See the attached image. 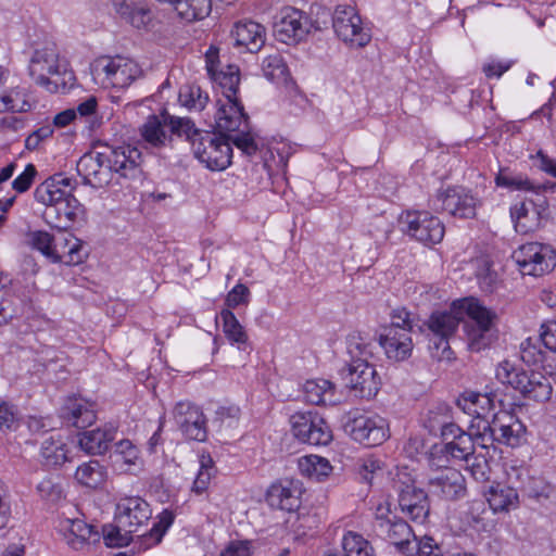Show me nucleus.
<instances>
[{"label":"nucleus","mask_w":556,"mask_h":556,"mask_svg":"<svg viewBox=\"0 0 556 556\" xmlns=\"http://www.w3.org/2000/svg\"><path fill=\"white\" fill-rule=\"evenodd\" d=\"M457 406L471 416L470 431H463L457 425L445 426L442 440L445 452H475L477 448H490L492 446V433L488 430L492 427L495 410L494 395L491 393H478L465 391L457 399Z\"/></svg>","instance_id":"1"},{"label":"nucleus","mask_w":556,"mask_h":556,"mask_svg":"<svg viewBox=\"0 0 556 556\" xmlns=\"http://www.w3.org/2000/svg\"><path fill=\"white\" fill-rule=\"evenodd\" d=\"M172 132L191 142L194 156L211 170H224L231 164L232 150L228 139L201 132L189 118L170 119Z\"/></svg>","instance_id":"2"},{"label":"nucleus","mask_w":556,"mask_h":556,"mask_svg":"<svg viewBox=\"0 0 556 556\" xmlns=\"http://www.w3.org/2000/svg\"><path fill=\"white\" fill-rule=\"evenodd\" d=\"M34 81L49 92H60L75 85V75L64 60H60L53 43L35 49L28 64Z\"/></svg>","instance_id":"3"},{"label":"nucleus","mask_w":556,"mask_h":556,"mask_svg":"<svg viewBox=\"0 0 556 556\" xmlns=\"http://www.w3.org/2000/svg\"><path fill=\"white\" fill-rule=\"evenodd\" d=\"M496 380L518 391L523 397L535 402H546L552 397L551 378L540 371L527 372L518 361L504 359L495 367Z\"/></svg>","instance_id":"4"},{"label":"nucleus","mask_w":556,"mask_h":556,"mask_svg":"<svg viewBox=\"0 0 556 556\" xmlns=\"http://www.w3.org/2000/svg\"><path fill=\"white\" fill-rule=\"evenodd\" d=\"M453 309L459 314L460 321L468 319L464 325V331L469 349L479 352L486 348L497 319L496 313L473 296L455 300Z\"/></svg>","instance_id":"5"},{"label":"nucleus","mask_w":556,"mask_h":556,"mask_svg":"<svg viewBox=\"0 0 556 556\" xmlns=\"http://www.w3.org/2000/svg\"><path fill=\"white\" fill-rule=\"evenodd\" d=\"M91 75L93 81L104 89H125L143 76V70L131 58L104 55L93 61Z\"/></svg>","instance_id":"6"},{"label":"nucleus","mask_w":556,"mask_h":556,"mask_svg":"<svg viewBox=\"0 0 556 556\" xmlns=\"http://www.w3.org/2000/svg\"><path fill=\"white\" fill-rule=\"evenodd\" d=\"M292 435L312 446H327L333 439L326 420L314 410H296L289 417Z\"/></svg>","instance_id":"7"},{"label":"nucleus","mask_w":556,"mask_h":556,"mask_svg":"<svg viewBox=\"0 0 556 556\" xmlns=\"http://www.w3.org/2000/svg\"><path fill=\"white\" fill-rule=\"evenodd\" d=\"M332 26L338 38L351 48H363L371 40L370 28L354 7L338 5L333 13Z\"/></svg>","instance_id":"8"},{"label":"nucleus","mask_w":556,"mask_h":556,"mask_svg":"<svg viewBox=\"0 0 556 556\" xmlns=\"http://www.w3.org/2000/svg\"><path fill=\"white\" fill-rule=\"evenodd\" d=\"M374 527L378 535L390 541L400 552H410L412 538L415 540L412 528L393 515L389 503H381L377 506Z\"/></svg>","instance_id":"9"},{"label":"nucleus","mask_w":556,"mask_h":556,"mask_svg":"<svg viewBox=\"0 0 556 556\" xmlns=\"http://www.w3.org/2000/svg\"><path fill=\"white\" fill-rule=\"evenodd\" d=\"M400 226L403 232L425 244H435L444 237L442 222L424 211H408L401 215Z\"/></svg>","instance_id":"10"},{"label":"nucleus","mask_w":556,"mask_h":556,"mask_svg":"<svg viewBox=\"0 0 556 556\" xmlns=\"http://www.w3.org/2000/svg\"><path fill=\"white\" fill-rule=\"evenodd\" d=\"M513 258L523 275L542 276L556 265V251L546 244L530 242L519 247Z\"/></svg>","instance_id":"11"},{"label":"nucleus","mask_w":556,"mask_h":556,"mask_svg":"<svg viewBox=\"0 0 556 556\" xmlns=\"http://www.w3.org/2000/svg\"><path fill=\"white\" fill-rule=\"evenodd\" d=\"M311 28L312 21L304 12L286 7L276 16L274 35L280 42L296 45L306 38Z\"/></svg>","instance_id":"12"},{"label":"nucleus","mask_w":556,"mask_h":556,"mask_svg":"<svg viewBox=\"0 0 556 556\" xmlns=\"http://www.w3.org/2000/svg\"><path fill=\"white\" fill-rule=\"evenodd\" d=\"M345 431L354 441L366 447L380 445L389 437L387 420L376 414L354 416L345 425Z\"/></svg>","instance_id":"13"},{"label":"nucleus","mask_w":556,"mask_h":556,"mask_svg":"<svg viewBox=\"0 0 556 556\" xmlns=\"http://www.w3.org/2000/svg\"><path fill=\"white\" fill-rule=\"evenodd\" d=\"M359 354L361 357L353 359L348 367V384L361 397L371 399L379 391L380 379L375 367L366 359L369 354L366 346L361 350Z\"/></svg>","instance_id":"14"},{"label":"nucleus","mask_w":556,"mask_h":556,"mask_svg":"<svg viewBox=\"0 0 556 556\" xmlns=\"http://www.w3.org/2000/svg\"><path fill=\"white\" fill-rule=\"evenodd\" d=\"M304 491V485L299 479L280 478L267 489L266 501L273 508L296 513L302 504Z\"/></svg>","instance_id":"15"},{"label":"nucleus","mask_w":556,"mask_h":556,"mask_svg":"<svg viewBox=\"0 0 556 556\" xmlns=\"http://www.w3.org/2000/svg\"><path fill=\"white\" fill-rule=\"evenodd\" d=\"M173 418L187 440L197 442L206 440V418L197 405L190 402H178L173 409Z\"/></svg>","instance_id":"16"},{"label":"nucleus","mask_w":556,"mask_h":556,"mask_svg":"<svg viewBox=\"0 0 556 556\" xmlns=\"http://www.w3.org/2000/svg\"><path fill=\"white\" fill-rule=\"evenodd\" d=\"M443 211L459 218H471L480 204L477 195L463 186L447 187L437 193Z\"/></svg>","instance_id":"17"},{"label":"nucleus","mask_w":556,"mask_h":556,"mask_svg":"<svg viewBox=\"0 0 556 556\" xmlns=\"http://www.w3.org/2000/svg\"><path fill=\"white\" fill-rule=\"evenodd\" d=\"M215 108V128L223 136L248 127V115L244 113L240 98L217 97Z\"/></svg>","instance_id":"18"},{"label":"nucleus","mask_w":556,"mask_h":556,"mask_svg":"<svg viewBox=\"0 0 556 556\" xmlns=\"http://www.w3.org/2000/svg\"><path fill=\"white\" fill-rule=\"evenodd\" d=\"M75 188V179L64 174H55L36 187L34 197L38 203L53 210L68 197H73Z\"/></svg>","instance_id":"19"},{"label":"nucleus","mask_w":556,"mask_h":556,"mask_svg":"<svg viewBox=\"0 0 556 556\" xmlns=\"http://www.w3.org/2000/svg\"><path fill=\"white\" fill-rule=\"evenodd\" d=\"M151 514L150 505L140 496H124L116 504L115 522H119L124 530L128 528L138 532Z\"/></svg>","instance_id":"20"},{"label":"nucleus","mask_w":556,"mask_h":556,"mask_svg":"<svg viewBox=\"0 0 556 556\" xmlns=\"http://www.w3.org/2000/svg\"><path fill=\"white\" fill-rule=\"evenodd\" d=\"M460 323V316L454 312L453 303L450 311L434 312L430 315L427 326L432 334L438 338L434 342L435 349L442 348L440 358H450L452 351L448 346V339L456 332Z\"/></svg>","instance_id":"21"},{"label":"nucleus","mask_w":556,"mask_h":556,"mask_svg":"<svg viewBox=\"0 0 556 556\" xmlns=\"http://www.w3.org/2000/svg\"><path fill=\"white\" fill-rule=\"evenodd\" d=\"M115 13L127 24L141 30L155 27L154 14L146 0H112Z\"/></svg>","instance_id":"22"},{"label":"nucleus","mask_w":556,"mask_h":556,"mask_svg":"<svg viewBox=\"0 0 556 556\" xmlns=\"http://www.w3.org/2000/svg\"><path fill=\"white\" fill-rule=\"evenodd\" d=\"M77 172L83 176L86 184L94 188L108 185L112 175L106 162L105 150L84 154L77 163Z\"/></svg>","instance_id":"23"},{"label":"nucleus","mask_w":556,"mask_h":556,"mask_svg":"<svg viewBox=\"0 0 556 556\" xmlns=\"http://www.w3.org/2000/svg\"><path fill=\"white\" fill-rule=\"evenodd\" d=\"M493 425L488 430L492 433V443L497 441L508 447H518L523 434V426L518 419L506 409H501L493 415Z\"/></svg>","instance_id":"24"},{"label":"nucleus","mask_w":556,"mask_h":556,"mask_svg":"<svg viewBox=\"0 0 556 556\" xmlns=\"http://www.w3.org/2000/svg\"><path fill=\"white\" fill-rule=\"evenodd\" d=\"M105 154L111 175L116 173L121 177L134 178L140 173L141 153L137 148L131 146L106 148Z\"/></svg>","instance_id":"25"},{"label":"nucleus","mask_w":556,"mask_h":556,"mask_svg":"<svg viewBox=\"0 0 556 556\" xmlns=\"http://www.w3.org/2000/svg\"><path fill=\"white\" fill-rule=\"evenodd\" d=\"M230 36L235 47L242 51L255 53L265 45L266 29L257 22L242 20L233 25Z\"/></svg>","instance_id":"26"},{"label":"nucleus","mask_w":556,"mask_h":556,"mask_svg":"<svg viewBox=\"0 0 556 556\" xmlns=\"http://www.w3.org/2000/svg\"><path fill=\"white\" fill-rule=\"evenodd\" d=\"M59 531L65 543L75 551H83L90 545L91 541H97L99 534L93 527L79 518H61L59 521Z\"/></svg>","instance_id":"27"},{"label":"nucleus","mask_w":556,"mask_h":556,"mask_svg":"<svg viewBox=\"0 0 556 556\" xmlns=\"http://www.w3.org/2000/svg\"><path fill=\"white\" fill-rule=\"evenodd\" d=\"M45 218L51 226L63 230L86 219L85 206L73 195L61 202L55 208L47 210Z\"/></svg>","instance_id":"28"},{"label":"nucleus","mask_w":556,"mask_h":556,"mask_svg":"<svg viewBox=\"0 0 556 556\" xmlns=\"http://www.w3.org/2000/svg\"><path fill=\"white\" fill-rule=\"evenodd\" d=\"M83 241L72 233L60 231L55 235L53 250L50 251L52 263H64L66 265H78L84 262Z\"/></svg>","instance_id":"29"},{"label":"nucleus","mask_w":556,"mask_h":556,"mask_svg":"<svg viewBox=\"0 0 556 556\" xmlns=\"http://www.w3.org/2000/svg\"><path fill=\"white\" fill-rule=\"evenodd\" d=\"M379 343L387 357L395 362H403L410 357L414 349L410 333L395 331L394 328H383L379 336Z\"/></svg>","instance_id":"30"},{"label":"nucleus","mask_w":556,"mask_h":556,"mask_svg":"<svg viewBox=\"0 0 556 556\" xmlns=\"http://www.w3.org/2000/svg\"><path fill=\"white\" fill-rule=\"evenodd\" d=\"M61 417L76 428H86L96 421L94 403L81 396H68L61 408Z\"/></svg>","instance_id":"31"},{"label":"nucleus","mask_w":556,"mask_h":556,"mask_svg":"<svg viewBox=\"0 0 556 556\" xmlns=\"http://www.w3.org/2000/svg\"><path fill=\"white\" fill-rule=\"evenodd\" d=\"M399 505L412 520L424 522L429 514L428 497L424 490L405 484L400 491Z\"/></svg>","instance_id":"32"},{"label":"nucleus","mask_w":556,"mask_h":556,"mask_svg":"<svg viewBox=\"0 0 556 556\" xmlns=\"http://www.w3.org/2000/svg\"><path fill=\"white\" fill-rule=\"evenodd\" d=\"M178 117L170 116L166 112L161 115H150L140 127V134L143 140L151 147H165L170 140V136L166 132V127L172 130L170 119Z\"/></svg>","instance_id":"33"},{"label":"nucleus","mask_w":556,"mask_h":556,"mask_svg":"<svg viewBox=\"0 0 556 556\" xmlns=\"http://www.w3.org/2000/svg\"><path fill=\"white\" fill-rule=\"evenodd\" d=\"M336 384L323 378L306 380L302 386L303 399L312 405H334L339 401L336 395Z\"/></svg>","instance_id":"34"},{"label":"nucleus","mask_w":556,"mask_h":556,"mask_svg":"<svg viewBox=\"0 0 556 556\" xmlns=\"http://www.w3.org/2000/svg\"><path fill=\"white\" fill-rule=\"evenodd\" d=\"M510 217L517 232L528 233L541 226L542 212L532 201H522L510 207Z\"/></svg>","instance_id":"35"},{"label":"nucleus","mask_w":556,"mask_h":556,"mask_svg":"<svg viewBox=\"0 0 556 556\" xmlns=\"http://www.w3.org/2000/svg\"><path fill=\"white\" fill-rule=\"evenodd\" d=\"M430 483L447 500H458L466 494L465 478L455 468H446L440 476L431 479Z\"/></svg>","instance_id":"36"},{"label":"nucleus","mask_w":556,"mask_h":556,"mask_svg":"<svg viewBox=\"0 0 556 556\" xmlns=\"http://www.w3.org/2000/svg\"><path fill=\"white\" fill-rule=\"evenodd\" d=\"M484 496L493 513L509 511L516 509L519 505V496L514 488L496 483L492 484Z\"/></svg>","instance_id":"37"},{"label":"nucleus","mask_w":556,"mask_h":556,"mask_svg":"<svg viewBox=\"0 0 556 556\" xmlns=\"http://www.w3.org/2000/svg\"><path fill=\"white\" fill-rule=\"evenodd\" d=\"M115 435L113 426L85 431L78 435V445L83 452H106Z\"/></svg>","instance_id":"38"},{"label":"nucleus","mask_w":556,"mask_h":556,"mask_svg":"<svg viewBox=\"0 0 556 556\" xmlns=\"http://www.w3.org/2000/svg\"><path fill=\"white\" fill-rule=\"evenodd\" d=\"M218 319L222 323V330L231 345L238 350L244 351L248 346L249 337L244 327L240 324L236 315L228 308L220 311Z\"/></svg>","instance_id":"39"},{"label":"nucleus","mask_w":556,"mask_h":556,"mask_svg":"<svg viewBox=\"0 0 556 556\" xmlns=\"http://www.w3.org/2000/svg\"><path fill=\"white\" fill-rule=\"evenodd\" d=\"M175 514L170 509H164L156 516V521L149 532L136 535V543L140 548L148 549L159 544L165 532L173 525Z\"/></svg>","instance_id":"40"},{"label":"nucleus","mask_w":556,"mask_h":556,"mask_svg":"<svg viewBox=\"0 0 556 556\" xmlns=\"http://www.w3.org/2000/svg\"><path fill=\"white\" fill-rule=\"evenodd\" d=\"M298 465L303 476L316 481L329 477L333 469L329 459L319 454H306L299 459Z\"/></svg>","instance_id":"41"},{"label":"nucleus","mask_w":556,"mask_h":556,"mask_svg":"<svg viewBox=\"0 0 556 556\" xmlns=\"http://www.w3.org/2000/svg\"><path fill=\"white\" fill-rule=\"evenodd\" d=\"M31 109V98L26 87L16 86L0 96V112H27Z\"/></svg>","instance_id":"42"},{"label":"nucleus","mask_w":556,"mask_h":556,"mask_svg":"<svg viewBox=\"0 0 556 556\" xmlns=\"http://www.w3.org/2000/svg\"><path fill=\"white\" fill-rule=\"evenodd\" d=\"M211 79L215 83L217 97L239 98L240 71L238 66L228 65L225 70L211 76Z\"/></svg>","instance_id":"43"},{"label":"nucleus","mask_w":556,"mask_h":556,"mask_svg":"<svg viewBox=\"0 0 556 556\" xmlns=\"http://www.w3.org/2000/svg\"><path fill=\"white\" fill-rule=\"evenodd\" d=\"M172 8L187 22L205 18L212 11L211 0H175Z\"/></svg>","instance_id":"44"},{"label":"nucleus","mask_w":556,"mask_h":556,"mask_svg":"<svg viewBox=\"0 0 556 556\" xmlns=\"http://www.w3.org/2000/svg\"><path fill=\"white\" fill-rule=\"evenodd\" d=\"M76 480L88 488H99L106 480V470L98 460L81 464L75 473Z\"/></svg>","instance_id":"45"},{"label":"nucleus","mask_w":556,"mask_h":556,"mask_svg":"<svg viewBox=\"0 0 556 556\" xmlns=\"http://www.w3.org/2000/svg\"><path fill=\"white\" fill-rule=\"evenodd\" d=\"M261 67L264 77L271 83L281 84L289 77L288 66L279 52L266 55Z\"/></svg>","instance_id":"46"},{"label":"nucleus","mask_w":556,"mask_h":556,"mask_svg":"<svg viewBox=\"0 0 556 556\" xmlns=\"http://www.w3.org/2000/svg\"><path fill=\"white\" fill-rule=\"evenodd\" d=\"M450 418V409L444 404H439L428 409V412L422 417V426L429 432L433 434V431L441 429L440 434V443L443 445V450L440 452H445L444 443L442 440V432L445 426L451 425L452 422H447Z\"/></svg>","instance_id":"47"},{"label":"nucleus","mask_w":556,"mask_h":556,"mask_svg":"<svg viewBox=\"0 0 556 556\" xmlns=\"http://www.w3.org/2000/svg\"><path fill=\"white\" fill-rule=\"evenodd\" d=\"M199 464L200 468L192 483L191 492L197 495H202L207 491L211 480L216 473V469L211 454H201L199 456Z\"/></svg>","instance_id":"48"},{"label":"nucleus","mask_w":556,"mask_h":556,"mask_svg":"<svg viewBox=\"0 0 556 556\" xmlns=\"http://www.w3.org/2000/svg\"><path fill=\"white\" fill-rule=\"evenodd\" d=\"M497 187L507 188L516 191H532L539 193L543 186L534 185L528 177L523 175H513L506 172H500L495 177Z\"/></svg>","instance_id":"49"},{"label":"nucleus","mask_w":556,"mask_h":556,"mask_svg":"<svg viewBox=\"0 0 556 556\" xmlns=\"http://www.w3.org/2000/svg\"><path fill=\"white\" fill-rule=\"evenodd\" d=\"M344 554L341 556H375L369 542L361 534L349 531L342 538Z\"/></svg>","instance_id":"50"},{"label":"nucleus","mask_w":556,"mask_h":556,"mask_svg":"<svg viewBox=\"0 0 556 556\" xmlns=\"http://www.w3.org/2000/svg\"><path fill=\"white\" fill-rule=\"evenodd\" d=\"M178 100L189 110L201 111L208 101V96L197 85H186L180 88Z\"/></svg>","instance_id":"51"},{"label":"nucleus","mask_w":556,"mask_h":556,"mask_svg":"<svg viewBox=\"0 0 556 556\" xmlns=\"http://www.w3.org/2000/svg\"><path fill=\"white\" fill-rule=\"evenodd\" d=\"M137 532L132 529H125L122 527L119 522H115V525H110L103 530V539L108 546L110 547H123L128 545L130 542L135 540V534Z\"/></svg>","instance_id":"52"},{"label":"nucleus","mask_w":556,"mask_h":556,"mask_svg":"<svg viewBox=\"0 0 556 556\" xmlns=\"http://www.w3.org/2000/svg\"><path fill=\"white\" fill-rule=\"evenodd\" d=\"M459 459L465 462L466 469L476 480H489L491 467L485 454H464Z\"/></svg>","instance_id":"53"},{"label":"nucleus","mask_w":556,"mask_h":556,"mask_svg":"<svg viewBox=\"0 0 556 556\" xmlns=\"http://www.w3.org/2000/svg\"><path fill=\"white\" fill-rule=\"evenodd\" d=\"M37 491L45 502L58 505L66 497L64 488L61 483L54 482L51 479H43L38 485Z\"/></svg>","instance_id":"54"},{"label":"nucleus","mask_w":556,"mask_h":556,"mask_svg":"<svg viewBox=\"0 0 556 556\" xmlns=\"http://www.w3.org/2000/svg\"><path fill=\"white\" fill-rule=\"evenodd\" d=\"M112 466L117 473L137 475L142 470L143 463L137 454H114Z\"/></svg>","instance_id":"55"},{"label":"nucleus","mask_w":556,"mask_h":556,"mask_svg":"<svg viewBox=\"0 0 556 556\" xmlns=\"http://www.w3.org/2000/svg\"><path fill=\"white\" fill-rule=\"evenodd\" d=\"M247 128L248 127H242L240 131H231V134H226L224 136L243 153L252 155L257 151V143L250 132H245Z\"/></svg>","instance_id":"56"},{"label":"nucleus","mask_w":556,"mask_h":556,"mask_svg":"<svg viewBox=\"0 0 556 556\" xmlns=\"http://www.w3.org/2000/svg\"><path fill=\"white\" fill-rule=\"evenodd\" d=\"M477 265L476 277L480 288L484 291H492L497 281L496 271L491 268L490 262L485 258L477 261Z\"/></svg>","instance_id":"57"},{"label":"nucleus","mask_w":556,"mask_h":556,"mask_svg":"<svg viewBox=\"0 0 556 556\" xmlns=\"http://www.w3.org/2000/svg\"><path fill=\"white\" fill-rule=\"evenodd\" d=\"M293 516L294 520L289 519L288 522L299 535H305L307 531L316 529L318 519L316 515L308 511H296Z\"/></svg>","instance_id":"58"},{"label":"nucleus","mask_w":556,"mask_h":556,"mask_svg":"<svg viewBox=\"0 0 556 556\" xmlns=\"http://www.w3.org/2000/svg\"><path fill=\"white\" fill-rule=\"evenodd\" d=\"M439 439L431 433L426 435H415L408 440L406 450L408 452H434L438 448Z\"/></svg>","instance_id":"59"},{"label":"nucleus","mask_w":556,"mask_h":556,"mask_svg":"<svg viewBox=\"0 0 556 556\" xmlns=\"http://www.w3.org/2000/svg\"><path fill=\"white\" fill-rule=\"evenodd\" d=\"M391 323L386 328H394L395 331L412 332L413 319L410 313L405 307L394 308L390 315Z\"/></svg>","instance_id":"60"},{"label":"nucleus","mask_w":556,"mask_h":556,"mask_svg":"<svg viewBox=\"0 0 556 556\" xmlns=\"http://www.w3.org/2000/svg\"><path fill=\"white\" fill-rule=\"evenodd\" d=\"M55 236L43 230H36L30 233L31 245L42 255L50 260V251L53 250Z\"/></svg>","instance_id":"61"},{"label":"nucleus","mask_w":556,"mask_h":556,"mask_svg":"<svg viewBox=\"0 0 556 556\" xmlns=\"http://www.w3.org/2000/svg\"><path fill=\"white\" fill-rule=\"evenodd\" d=\"M37 169L34 164L29 163L24 170L12 181V188L17 193L26 192L33 185Z\"/></svg>","instance_id":"62"},{"label":"nucleus","mask_w":556,"mask_h":556,"mask_svg":"<svg viewBox=\"0 0 556 556\" xmlns=\"http://www.w3.org/2000/svg\"><path fill=\"white\" fill-rule=\"evenodd\" d=\"M520 357L526 364L538 365L544 362L545 354L541 349L531 342V339H527L521 343Z\"/></svg>","instance_id":"63"},{"label":"nucleus","mask_w":556,"mask_h":556,"mask_svg":"<svg viewBox=\"0 0 556 556\" xmlns=\"http://www.w3.org/2000/svg\"><path fill=\"white\" fill-rule=\"evenodd\" d=\"M253 543L250 540L230 541L219 553V556H251Z\"/></svg>","instance_id":"64"}]
</instances>
